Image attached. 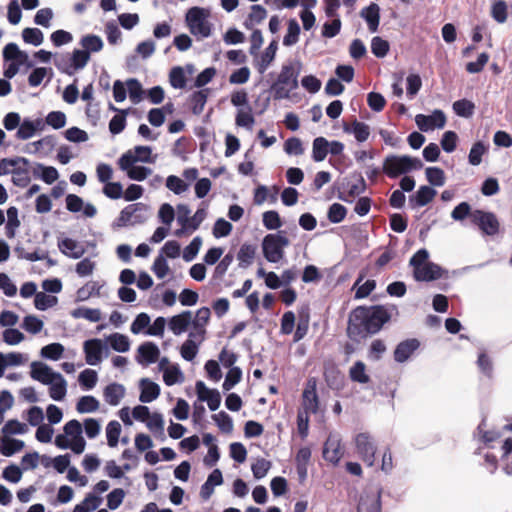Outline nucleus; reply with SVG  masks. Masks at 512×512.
<instances>
[{
	"label": "nucleus",
	"mask_w": 512,
	"mask_h": 512,
	"mask_svg": "<svg viewBox=\"0 0 512 512\" xmlns=\"http://www.w3.org/2000/svg\"><path fill=\"white\" fill-rule=\"evenodd\" d=\"M390 318L391 315L384 306H359L349 317L347 335L351 340L359 341L369 334L379 332Z\"/></svg>",
	"instance_id": "obj_1"
},
{
	"label": "nucleus",
	"mask_w": 512,
	"mask_h": 512,
	"mask_svg": "<svg viewBox=\"0 0 512 512\" xmlns=\"http://www.w3.org/2000/svg\"><path fill=\"white\" fill-rule=\"evenodd\" d=\"M301 70L299 61H289L282 65L276 81L272 84L275 100L287 99L290 93L298 88V77Z\"/></svg>",
	"instance_id": "obj_2"
},
{
	"label": "nucleus",
	"mask_w": 512,
	"mask_h": 512,
	"mask_svg": "<svg viewBox=\"0 0 512 512\" xmlns=\"http://www.w3.org/2000/svg\"><path fill=\"white\" fill-rule=\"evenodd\" d=\"M423 167L420 159L408 155H388L383 161L382 171L390 178H396L412 170H419Z\"/></svg>",
	"instance_id": "obj_3"
},
{
	"label": "nucleus",
	"mask_w": 512,
	"mask_h": 512,
	"mask_svg": "<svg viewBox=\"0 0 512 512\" xmlns=\"http://www.w3.org/2000/svg\"><path fill=\"white\" fill-rule=\"evenodd\" d=\"M149 218V207L141 202L129 204L123 208L119 217L113 222V228L143 224Z\"/></svg>",
	"instance_id": "obj_4"
},
{
	"label": "nucleus",
	"mask_w": 512,
	"mask_h": 512,
	"mask_svg": "<svg viewBox=\"0 0 512 512\" xmlns=\"http://www.w3.org/2000/svg\"><path fill=\"white\" fill-rule=\"evenodd\" d=\"M208 16V12L201 7H192L186 14L187 26L198 40L211 35L212 24L208 21Z\"/></svg>",
	"instance_id": "obj_5"
},
{
	"label": "nucleus",
	"mask_w": 512,
	"mask_h": 512,
	"mask_svg": "<svg viewBox=\"0 0 512 512\" xmlns=\"http://www.w3.org/2000/svg\"><path fill=\"white\" fill-rule=\"evenodd\" d=\"M290 244L282 232L267 234L262 240L264 258L270 263L280 262L285 255L284 249Z\"/></svg>",
	"instance_id": "obj_6"
},
{
	"label": "nucleus",
	"mask_w": 512,
	"mask_h": 512,
	"mask_svg": "<svg viewBox=\"0 0 512 512\" xmlns=\"http://www.w3.org/2000/svg\"><path fill=\"white\" fill-rule=\"evenodd\" d=\"M471 223L479 228L481 233L486 236H495L499 233L500 222L493 212L481 209L473 210Z\"/></svg>",
	"instance_id": "obj_7"
},
{
	"label": "nucleus",
	"mask_w": 512,
	"mask_h": 512,
	"mask_svg": "<svg viewBox=\"0 0 512 512\" xmlns=\"http://www.w3.org/2000/svg\"><path fill=\"white\" fill-rule=\"evenodd\" d=\"M83 351L86 363L91 366L100 364L103 357H107L109 353L108 347L99 338L86 340L83 344Z\"/></svg>",
	"instance_id": "obj_8"
},
{
	"label": "nucleus",
	"mask_w": 512,
	"mask_h": 512,
	"mask_svg": "<svg viewBox=\"0 0 512 512\" xmlns=\"http://www.w3.org/2000/svg\"><path fill=\"white\" fill-rule=\"evenodd\" d=\"M356 451L360 458L368 465L373 466L375 461L376 445L368 433H359L355 437Z\"/></svg>",
	"instance_id": "obj_9"
},
{
	"label": "nucleus",
	"mask_w": 512,
	"mask_h": 512,
	"mask_svg": "<svg viewBox=\"0 0 512 512\" xmlns=\"http://www.w3.org/2000/svg\"><path fill=\"white\" fill-rule=\"evenodd\" d=\"M415 122L420 131L428 132L435 128H443L446 124V116L442 110H434L430 115L417 114Z\"/></svg>",
	"instance_id": "obj_10"
},
{
	"label": "nucleus",
	"mask_w": 512,
	"mask_h": 512,
	"mask_svg": "<svg viewBox=\"0 0 512 512\" xmlns=\"http://www.w3.org/2000/svg\"><path fill=\"white\" fill-rule=\"evenodd\" d=\"M357 512H381V489H368L361 495Z\"/></svg>",
	"instance_id": "obj_11"
},
{
	"label": "nucleus",
	"mask_w": 512,
	"mask_h": 512,
	"mask_svg": "<svg viewBox=\"0 0 512 512\" xmlns=\"http://www.w3.org/2000/svg\"><path fill=\"white\" fill-rule=\"evenodd\" d=\"M198 400L207 402L211 411H216L221 404V395L217 389L208 388L201 380L196 382L195 385Z\"/></svg>",
	"instance_id": "obj_12"
},
{
	"label": "nucleus",
	"mask_w": 512,
	"mask_h": 512,
	"mask_svg": "<svg viewBox=\"0 0 512 512\" xmlns=\"http://www.w3.org/2000/svg\"><path fill=\"white\" fill-rule=\"evenodd\" d=\"M420 341L416 338L401 341L395 347L393 356L397 363H404L419 349Z\"/></svg>",
	"instance_id": "obj_13"
},
{
	"label": "nucleus",
	"mask_w": 512,
	"mask_h": 512,
	"mask_svg": "<svg viewBox=\"0 0 512 512\" xmlns=\"http://www.w3.org/2000/svg\"><path fill=\"white\" fill-rule=\"evenodd\" d=\"M323 457L325 460L337 464L341 457V438L338 434H330L324 443Z\"/></svg>",
	"instance_id": "obj_14"
},
{
	"label": "nucleus",
	"mask_w": 512,
	"mask_h": 512,
	"mask_svg": "<svg viewBox=\"0 0 512 512\" xmlns=\"http://www.w3.org/2000/svg\"><path fill=\"white\" fill-rule=\"evenodd\" d=\"M136 361L144 366L155 363L160 355L158 346L153 342H145L137 349Z\"/></svg>",
	"instance_id": "obj_15"
},
{
	"label": "nucleus",
	"mask_w": 512,
	"mask_h": 512,
	"mask_svg": "<svg viewBox=\"0 0 512 512\" xmlns=\"http://www.w3.org/2000/svg\"><path fill=\"white\" fill-rule=\"evenodd\" d=\"M303 397V413H316L318 411V395L316 392V382L313 379H310L307 383L306 388L302 394Z\"/></svg>",
	"instance_id": "obj_16"
},
{
	"label": "nucleus",
	"mask_w": 512,
	"mask_h": 512,
	"mask_svg": "<svg viewBox=\"0 0 512 512\" xmlns=\"http://www.w3.org/2000/svg\"><path fill=\"white\" fill-rule=\"evenodd\" d=\"M58 372L53 371L47 364L39 361L31 363L30 376L32 379L47 385L55 379Z\"/></svg>",
	"instance_id": "obj_17"
},
{
	"label": "nucleus",
	"mask_w": 512,
	"mask_h": 512,
	"mask_svg": "<svg viewBox=\"0 0 512 512\" xmlns=\"http://www.w3.org/2000/svg\"><path fill=\"white\" fill-rule=\"evenodd\" d=\"M443 269L433 262H427L424 266L413 271L416 281L430 282L442 277Z\"/></svg>",
	"instance_id": "obj_18"
},
{
	"label": "nucleus",
	"mask_w": 512,
	"mask_h": 512,
	"mask_svg": "<svg viewBox=\"0 0 512 512\" xmlns=\"http://www.w3.org/2000/svg\"><path fill=\"white\" fill-rule=\"evenodd\" d=\"M360 17L363 18L371 33L378 31L380 23V7L378 4L372 2L360 11Z\"/></svg>",
	"instance_id": "obj_19"
},
{
	"label": "nucleus",
	"mask_w": 512,
	"mask_h": 512,
	"mask_svg": "<svg viewBox=\"0 0 512 512\" xmlns=\"http://www.w3.org/2000/svg\"><path fill=\"white\" fill-rule=\"evenodd\" d=\"M436 194L437 191L434 188L423 185L418 188L415 194L409 197V203L412 208L423 207L430 203Z\"/></svg>",
	"instance_id": "obj_20"
},
{
	"label": "nucleus",
	"mask_w": 512,
	"mask_h": 512,
	"mask_svg": "<svg viewBox=\"0 0 512 512\" xmlns=\"http://www.w3.org/2000/svg\"><path fill=\"white\" fill-rule=\"evenodd\" d=\"M191 325V311L185 310L177 315L172 316L168 321V328L176 336L184 333Z\"/></svg>",
	"instance_id": "obj_21"
},
{
	"label": "nucleus",
	"mask_w": 512,
	"mask_h": 512,
	"mask_svg": "<svg viewBox=\"0 0 512 512\" xmlns=\"http://www.w3.org/2000/svg\"><path fill=\"white\" fill-rule=\"evenodd\" d=\"M12 182L15 186L24 188L31 181L30 161L26 158V163H17V166L11 170Z\"/></svg>",
	"instance_id": "obj_22"
},
{
	"label": "nucleus",
	"mask_w": 512,
	"mask_h": 512,
	"mask_svg": "<svg viewBox=\"0 0 512 512\" xmlns=\"http://www.w3.org/2000/svg\"><path fill=\"white\" fill-rule=\"evenodd\" d=\"M140 389L139 401L142 403H150L160 395V386L148 378L140 380Z\"/></svg>",
	"instance_id": "obj_23"
},
{
	"label": "nucleus",
	"mask_w": 512,
	"mask_h": 512,
	"mask_svg": "<svg viewBox=\"0 0 512 512\" xmlns=\"http://www.w3.org/2000/svg\"><path fill=\"white\" fill-rule=\"evenodd\" d=\"M58 248L64 255L73 259H79L85 254L84 247L72 238L59 240Z\"/></svg>",
	"instance_id": "obj_24"
},
{
	"label": "nucleus",
	"mask_w": 512,
	"mask_h": 512,
	"mask_svg": "<svg viewBox=\"0 0 512 512\" xmlns=\"http://www.w3.org/2000/svg\"><path fill=\"white\" fill-rule=\"evenodd\" d=\"M343 131L347 134H352L360 143L365 142L370 135V127L357 119H354L351 124L344 123Z\"/></svg>",
	"instance_id": "obj_25"
},
{
	"label": "nucleus",
	"mask_w": 512,
	"mask_h": 512,
	"mask_svg": "<svg viewBox=\"0 0 512 512\" xmlns=\"http://www.w3.org/2000/svg\"><path fill=\"white\" fill-rule=\"evenodd\" d=\"M81 49L91 57V54L100 52L104 47L102 38L95 34L83 35L79 41Z\"/></svg>",
	"instance_id": "obj_26"
},
{
	"label": "nucleus",
	"mask_w": 512,
	"mask_h": 512,
	"mask_svg": "<svg viewBox=\"0 0 512 512\" xmlns=\"http://www.w3.org/2000/svg\"><path fill=\"white\" fill-rule=\"evenodd\" d=\"M124 395L125 387L119 383H111L103 391L105 401L111 406H117Z\"/></svg>",
	"instance_id": "obj_27"
},
{
	"label": "nucleus",
	"mask_w": 512,
	"mask_h": 512,
	"mask_svg": "<svg viewBox=\"0 0 512 512\" xmlns=\"http://www.w3.org/2000/svg\"><path fill=\"white\" fill-rule=\"evenodd\" d=\"M48 385L50 386L49 396L55 401H62L67 393V382L64 377L57 373L55 379H52Z\"/></svg>",
	"instance_id": "obj_28"
},
{
	"label": "nucleus",
	"mask_w": 512,
	"mask_h": 512,
	"mask_svg": "<svg viewBox=\"0 0 512 512\" xmlns=\"http://www.w3.org/2000/svg\"><path fill=\"white\" fill-rule=\"evenodd\" d=\"M24 445V441L4 435L0 439V452L3 456L11 457L15 453L21 451L24 448Z\"/></svg>",
	"instance_id": "obj_29"
},
{
	"label": "nucleus",
	"mask_w": 512,
	"mask_h": 512,
	"mask_svg": "<svg viewBox=\"0 0 512 512\" xmlns=\"http://www.w3.org/2000/svg\"><path fill=\"white\" fill-rule=\"evenodd\" d=\"M208 98V89L198 90L192 93L189 98L190 108L194 115H200L205 107Z\"/></svg>",
	"instance_id": "obj_30"
},
{
	"label": "nucleus",
	"mask_w": 512,
	"mask_h": 512,
	"mask_svg": "<svg viewBox=\"0 0 512 512\" xmlns=\"http://www.w3.org/2000/svg\"><path fill=\"white\" fill-rule=\"evenodd\" d=\"M257 247L252 244H243L238 253H237V259L239 261V267L240 268H247L249 267L255 258Z\"/></svg>",
	"instance_id": "obj_31"
},
{
	"label": "nucleus",
	"mask_w": 512,
	"mask_h": 512,
	"mask_svg": "<svg viewBox=\"0 0 512 512\" xmlns=\"http://www.w3.org/2000/svg\"><path fill=\"white\" fill-rule=\"evenodd\" d=\"M106 340L109 342L110 347L116 352L125 353L130 349V340L128 336L124 334L115 332L110 334Z\"/></svg>",
	"instance_id": "obj_32"
},
{
	"label": "nucleus",
	"mask_w": 512,
	"mask_h": 512,
	"mask_svg": "<svg viewBox=\"0 0 512 512\" xmlns=\"http://www.w3.org/2000/svg\"><path fill=\"white\" fill-rule=\"evenodd\" d=\"M278 49V43L276 40L271 41L268 47L265 49L263 54L261 55V59L257 64V69L259 73H264L271 62L275 59L276 52Z\"/></svg>",
	"instance_id": "obj_33"
},
{
	"label": "nucleus",
	"mask_w": 512,
	"mask_h": 512,
	"mask_svg": "<svg viewBox=\"0 0 512 512\" xmlns=\"http://www.w3.org/2000/svg\"><path fill=\"white\" fill-rule=\"evenodd\" d=\"M329 141L320 136L316 137L312 143V159L315 162L323 161L328 155Z\"/></svg>",
	"instance_id": "obj_34"
},
{
	"label": "nucleus",
	"mask_w": 512,
	"mask_h": 512,
	"mask_svg": "<svg viewBox=\"0 0 512 512\" xmlns=\"http://www.w3.org/2000/svg\"><path fill=\"white\" fill-rule=\"evenodd\" d=\"M452 108L457 116L470 118L474 114L475 104L468 99H460L453 103Z\"/></svg>",
	"instance_id": "obj_35"
},
{
	"label": "nucleus",
	"mask_w": 512,
	"mask_h": 512,
	"mask_svg": "<svg viewBox=\"0 0 512 512\" xmlns=\"http://www.w3.org/2000/svg\"><path fill=\"white\" fill-rule=\"evenodd\" d=\"M350 379L360 384H366L370 378L366 374V366L362 361H356L349 370Z\"/></svg>",
	"instance_id": "obj_36"
},
{
	"label": "nucleus",
	"mask_w": 512,
	"mask_h": 512,
	"mask_svg": "<svg viewBox=\"0 0 512 512\" xmlns=\"http://www.w3.org/2000/svg\"><path fill=\"white\" fill-rule=\"evenodd\" d=\"M75 319H86L90 322H99L101 320V311L99 309L78 307L71 312Z\"/></svg>",
	"instance_id": "obj_37"
},
{
	"label": "nucleus",
	"mask_w": 512,
	"mask_h": 512,
	"mask_svg": "<svg viewBox=\"0 0 512 512\" xmlns=\"http://www.w3.org/2000/svg\"><path fill=\"white\" fill-rule=\"evenodd\" d=\"M98 408L99 401L91 395L82 396L76 404V410L79 413H92L98 410Z\"/></svg>",
	"instance_id": "obj_38"
},
{
	"label": "nucleus",
	"mask_w": 512,
	"mask_h": 512,
	"mask_svg": "<svg viewBox=\"0 0 512 512\" xmlns=\"http://www.w3.org/2000/svg\"><path fill=\"white\" fill-rule=\"evenodd\" d=\"M300 31H301V29H300L298 22L295 19L289 20L287 33L283 38V45L284 46L295 45L299 40Z\"/></svg>",
	"instance_id": "obj_39"
},
{
	"label": "nucleus",
	"mask_w": 512,
	"mask_h": 512,
	"mask_svg": "<svg viewBox=\"0 0 512 512\" xmlns=\"http://www.w3.org/2000/svg\"><path fill=\"white\" fill-rule=\"evenodd\" d=\"M426 179L430 185L441 187L445 184V173L439 167H427L425 170Z\"/></svg>",
	"instance_id": "obj_40"
},
{
	"label": "nucleus",
	"mask_w": 512,
	"mask_h": 512,
	"mask_svg": "<svg viewBox=\"0 0 512 512\" xmlns=\"http://www.w3.org/2000/svg\"><path fill=\"white\" fill-rule=\"evenodd\" d=\"M63 352L64 346L61 343L55 342L42 347L40 355L42 358L56 361L61 358Z\"/></svg>",
	"instance_id": "obj_41"
},
{
	"label": "nucleus",
	"mask_w": 512,
	"mask_h": 512,
	"mask_svg": "<svg viewBox=\"0 0 512 512\" xmlns=\"http://www.w3.org/2000/svg\"><path fill=\"white\" fill-rule=\"evenodd\" d=\"M23 41L33 46H40L44 41L43 32L38 28H25L22 31Z\"/></svg>",
	"instance_id": "obj_42"
},
{
	"label": "nucleus",
	"mask_w": 512,
	"mask_h": 512,
	"mask_svg": "<svg viewBox=\"0 0 512 512\" xmlns=\"http://www.w3.org/2000/svg\"><path fill=\"white\" fill-rule=\"evenodd\" d=\"M121 425L118 421L112 420L106 426L107 444L109 447H116L119 442Z\"/></svg>",
	"instance_id": "obj_43"
},
{
	"label": "nucleus",
	"mask_w": 512,
	"mask_h": 512,
	"mask_svg": "<svg viewBox=\"0 0 512 512\" xmlns=\"http://www.w3.org/2000/svg\"><path fill=\"white\" fill-rule=\"evenodd\" d=\"M69 56L74 73L82 70L90 61V56H88V54H86L82 49H74Z\"/></svg>",
	"instance_id": "obj_44"
},
{
	"label": "nucleus",
	"mask_w": 512,
	"mask_h": 512,
	"mask_svg": "<svg viewBox=\"0 0 512 512\" xmlns=\"http://www.w3.org/2000/svg\"><path fill=\"white\" fill-rule=\"evenodd\" d=\"M347 215V209L344 205L339 203H333L327 212L328 220L333 224L342 222Z\"/></svg>",
	"instance_id": "obj_45"
},
{
	"label": "nucleus",
	"mask_w": 512,
	"mask_h": 512,
	"mask_svg": "<svg viewBox=\"0 0 512 512\" xmlns=\"http://www.w3.org/2000/svg\"><path fill=\"white\" fill-rule=\"evenodd\" d=\"M97 380H98L97 372L92 369H85L78 376L79 384L85 390H90V389L94 388L97 383Z\"/></svg>",
	"instance_id": "obj_46"
},
{
	"label": "nucleus",
	"mask_w": 512,
	"mask_h": 512,
	"mask_svg": "<svg viewBox=\"0 0 512 512\" xmlns=\"http://www.w3.org/2000/svg\"><path fill=\"white\" fill-rule=\"evenodd\" d=\"M57 301L58 299L56 296L47 295L44 292H38L34 298V305L36 309L40 311H45L48 308L56 305Z\"/></svg>",
	"instance_id": "obj_47"
},
{
	"label": "nucleus",
	"mask_w": 512,
	"mask_h": 512,
	"mask_svg": "<svg viewBox=\"0 0 512 512\" xmlns=\"http://www.w3.org/2000/svg\"><path fill=\"white\" fill-rule=\"evenodd\" d=\"M163 381L167 386H172L183 381V373L178 365H173L163 372Z\"/></svg>",
	"instance_id": "obj_48"
},
{
	"label": "nucleus",
	"mask_w": 512,
	"mask_h": 512,
	"mask_svg": "<svg viewBox=\"0 0 512 512\" xmlns=\"http://www.w3.org/2000/svg\"><path fill=\"white\" fill-rule=\"evenodd\" d=\"M126 85L132 103H139L143 96V88L141 83L137 79L131 78L127 80Z\"/></svg>",
	"instance_id": "obj_49"
},
{
	"label": "nucleus",
	"mask_w": 512,
	"mask_h": 512,
	"mask_svg": "<svg viewBox=\"0 0 512 512\" xmlns=\"http://www.w3.org/2000/svg\"><path fill=\"white\" fill-rule=\"evenodd\" d=\"M169 81L173 88L183 89L186 86V77L182 67H173L169 73Z\"/></svg>",
	"instance_id": "obj_50"
},
{
	"label": "nucleus",
	"mask_w": 512,
	"mask_h": 512,
	"mask_svg": "<svg viewBox=\"0 0 512 512\" xmlns=\"http://www.w3.org/2000/svg\"><path fill=\"white\" fill-rule=\"evenodd\" d=\"M202 245V238L200 236H196L192 239V241L184 248L183 251V259L186 262H191L194 260L199 253V250Z\"/></svg>",
	"instance_id": "obj_51"
},
{
	"label": "nucleus",
	"mask_w": 512,
	"mask_h": 512,
	"mask_svg": "<svg viewBox=\"0 0 512 512\" xmlns=\"http://www.w3.org/2000/svg\"><path fill=\"white\" fill-rule=\"evenodd\" d=\"M54 65L61 73L69 76L74 75V69L72 67L69 54L56 55L54 58Z\"/></svg>",
	"instance_id": "obj_52"
},
{
	"label": "nucleus",
	"mask_w": 512,
	"mask_h": 512,
	"mask_svg": "<svg viewBox=\"0 0 512 512\" xmlns=\"http://www.w3.org/2000/svg\"><path fill=\"white\" fill-rule=\"evenodd\" d=\"M486 152V146L483 142L477 141L470 149L468 161L473 166H478L482 162V156Z\"/></svg>",
	"instance_id": "obj_53"
},
{
	"label": "nucleus",
	"mask_w": 512,
	"mask_h": 512,
	"mask_svg": "<svg viewBox=\"0 0 512 512\" xmlns=\"http://www.w3.org/2000/svg\"><path fill=\"white\" fill-rule=\"evenodd\" d=\"M389 43L388 41L382 39L379 36H375L371 40V52L377 57V58H383L387 55L389 52Z\"/></svg>",
	"instance_id": "obj_54"
},
{
	"label": "nucleus",
	"mask_w": 512,
	"mask_h": 512,
	"mask_svg": "<svg viewBox=\"0 0 512 512\" xmlns=\"http://www.w3.org/2000/svg\"><path fill=\"white\" fill-rule=\"evenodd\" d=\"M262 222L268 230H276L282 226L280 216L277 211L269 210L263 213Z\"/></svg>",
	"instance_id": "obj_55"
},
{
	"label": "nucleus",
	"mask_w": 512,
	"mask_h": 512,
	"mask_svg": "<svg viewBox=\"0 0 512 512\" xmlns=\"http://www.w3.org/2000/svg\"><path fill=\"white\" fill-rule=\"evenodd\" d=\"M166 187L176 195H181L188 190L189 185L178 176L170 175L166 179Z\"/></svg>",
	"instance_id": "obj_56"
},
{
	"label": "nucleus",
	"mask_w": 512,
	"mask_h": 512,
	"mask_svg": "<svg viewBox=\"0 0 512 512\" xmlns=\"http://www.w3.org/2000/svg\"><path fill=\"white\" fill-rule=\"evenodd\" d=\"M272 463L264 458H258L255 463L251 465V470L254 478H264L270 470Z\"/></svg>",
	"instance_id": "obj_57"
},
{
	"label": "nucleus",
	"mask_w": 512,
	"mask_h": 512,
	"mask_svg": "<svg viewBox=\"0 0 512 512\" xmlns=\"http://www.w3.org/2000/svg\"><path fill=\"white\" fill-rule=\"evenodd\" d=\"M213 420L216 422L218 428L224 433H230L233 430V420L232 418L224 411H221L212 416Z\"/></svg>",
	"instance_id": "obj_58"
},
{
	"label": "nucleus",
	"mask_w": 512,
	"mask_h": 512,
	"mask_svg": "<svg viewBox=\"0 0 512 512\" xmlns=\"http://www.w3.org/2000/svg\"><path fill=\"white\" fill-rule=\"evenodd\" d=\"M242 378V370L239 367H232L226 374L224 383L222 385L224 391L231 390Z\"/></svg>",
	"instance_id": "obj_59"
},
{
	"label": "nucleus",
	"mask_w": 512,
	"mask_h": 512,
	"mask_svg": "<svg viewBox=\"0 0 512 512\" xmlns=\"http://www.w3.org/2000/svg\"><path fill=\"white\" fill-rule=\"evenodd\" d=\"M473 211L471 205L468 202H461L451 212V218L454 221H463L467 217L471 219Z\"/></svg>",
	"instance_id": "obj_60"
},
{
	"label": "nucleus",
	"mask_w": 512,
	"mask_h": 512,
	"mask_svg": "<svg viewBox=\"0 0 512 512\" xmlns=\"http://www.w3.org/2000/svg\"><path fill=\"white\" fill-rule=\"evenodd\" d=\"M235 123L239 127L252 130L255 123L254 116L251 113V107H248L247 111L239 110L236 114Z\"/></svg>",
	"instance_id": "obj_61"
},
{
	"label": "nucleus",
	"mask_w": 512,
	"mask_h": 512,
	"mask_svg": "<svg viewBox=\"0 0 512 512\" xmlns=\"http://www.w3.org/2000/svg\"><path fill=\"white\" fill-rule=\"evenodd\" d=\"M43 326V321L33 315L25 316L22 323V328L32 334L39 333L43 329Z\"/></svg>",
	"instance_id": "obj_62"
},
{
	"label": "nucleus",
	"mask_w": 512,
	"mask_h": 512,
	"mask_svg": "<svg viewBox=\"0 0 512 512\" xmlns=\"http://www.w3.org/2000/svg\"><path fill=\"white\" fill-rule=\"evenodd\" d=\"M477 366L482 374L491 378L493 375V362L492 359L484 352H480L477 358Z\"/></svg>",
	"instance_id": "obj_63"
},
{
	"label": "nucleus",
	"mask_w": 512,
	"mask_h": 512,
	"mask_svg": "<svg viewBox=\"0 0 512 512\" xmlns=\"http://www.w3.org/2000/svg\"><path fill=\"white\" fill-rule=\"evenodd\" d=\"M27 431V426L16 419L7 421L2 427L4 435L24 434Z\"/></svg>",
	"instance_id": "obj_64"
}]
</instances>
